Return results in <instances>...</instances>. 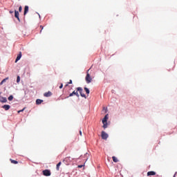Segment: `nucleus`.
I'll return each mask as SVG.
<instances>
[{"instance_id": "obj_10", "label": "nucleus", "mask_w": 177, "mask_h": 177, "mask_svg": "<svg viewBox=\"0 0 177 177\" xmlns=\"http://www.w3.org/2000/svg\"><path fill=\"white\" fill-rule=\"evenodd\" d=\"M2 108L4 109L6 111H8V110L10 109V105L6 104V105H3Z\"/></svg>"}, {"instance_id": "obj_19", "label": "nucleus", "mask_w": 177, "mask_h": 177, "mask_svg": "<svg viewBox=\"0 0 177 177\" xmlns=\"http://www.w3.org/2000/svg\"><path fill=\"white\" fill-rule=\"evenodd\" d=\"M112 160L113 162H117L118 161V159L115 156H113Z\"/></svg>"}, {"instance_id": "obj_4", "label": "nucleus", "mask_w": 177, "mask_h": 177, "mask_svg": "<svg viewBox=\"0 0 177 177\" xmlns=\"http://www.w3.org/2000/svg\"><path fill=\"white\" fill-rule=\"evenodd\" d=\"M101 137L102 139H104V140H106L107 138H109V134H107V133L105 131H102Z\"/></svg>"}, {"instance_id": "obj_29", "label": "nucleus", "mask_w": 177, "mask_h": 177, "mask_svg": "<svg viewBox=\"0 0 177 177\" xmlns=\"http://www.w3.org/2000/svg\"><path fill=\"white\" fill-rule=\"evenodd\" d=\"M10 13L12 15V13H13V11H10Z\"/></svg>"}, {"instance_id": "obj_27", "label": "nucleus", "mask_w": 177, "mask_h": 177, "mask_svg": "<svg viewBox=\"0 0 177 177\" xmlns=\"http://www.w3.org/2000/svg\"><path fill=\"white\" fill-rule=\"evenodd\" d=\"M68 84H73V80H70Z\"/></svg>"}, {"instance_id": "obj_21", "label": "nucleus", "mask_w": 177, "mask_h": 177, "mask_svg": "<svg viewBox=\"0 0 177 177\" xmlns=\"http://www.w3.org/2000/svg\"><path fill=\"white\" fill-rule=\"evenodd\" d=\"M17 84H19V82H20V76H17Z\"/></svg>"}, {"instance_id": "obj_6", "label": "nucleus", "mask_w": 177, "mask_h": 177, "mask_svg": "<svg viewBox=\"0 0 177 177\" xmlns=\"http://www.w3.org/2000/svg\"><path fill=\"white\" fill-rule=\"evenodd\" d=\"M19 16H20V14L19 13V11L15 10V17L16 19H17L18 21L20 23L21 20H20V17Z\"/></svg>"}, {"instance_id": "obj_14", "label": "nucleus", "mask_w": 177, "mask_h": 177, "mask_svg": "<svg viewBox=\"0 0 177 177\" xmlns=\"http://www.w3.org/2000/svg\"><path fill=\"white\" fill-rule=\"evenodd\" d=\"M60 165H62V162H59L57 163V167H56L57 171H59L60 169Z\"/></svg>"}, {"instance_id": "obj_2", "label": "nucleus", "mask_w": 177, "mask_h": 177, "mask_svg": "<svg viewBox=\"0 0 177 177\" xmlns=\"http://www.w3.org/2000/svg\"><path fill=\"white\" fill-rule=\"evenodd\" d=\"M76 91H77V92H80V96H82V97H84V99H86V95L84 93V90L82 89V87L76 88Z\"/></svg>"}, {"instance_id": "obj_28", "label": "nucleus", "mask_w": 177, "mask_h": 177, "mask_svg": "<svg viewBox=\"0 0 177 177\" xmlns=\"http://www.w3.org/2000/svg\"><path fill=\"white\" fill-rule=\"evenodd\" d=\"M80 136H82V131H80Z\"/></svg>"}, {"instance_id": "obj_18", "label": "nucleus", "mask_w": 177, "mask_h": 177, "mask_svg": "<svg viewBox=\"0 0 177 177\" xmlns=\"http://www.w3.org/2000/svg\"><path fill=\"white\" fill-rule=\"evenodd\" d=\"M84 91H85V92H86V93L87 95H89V93H90L89 88H86V87H84Z\"/></svg>"}, {"instance_id": "obj_12", "label": "nucleus", "mask_w": 177, "mask_h": 177, "mask_svg": "<svg viewBox=\"0 0 177 177\" xmlns=\"http://www.w3.org/2000/svg\"><path fill=\"white\" fill-rule=\"evenodd\" d=\"M153 175H156V171H148L147 172L148 176H153Z\"/></svg>"}, {"instance_id": "obj_30", "label": "nucleus", "mask_w": 177, "mask_h": 177, "mask_svg": "<svg viewBox=\"0 0 177 177\" xmlns=\"http://www.w3.org/2000/svg\"><path fill=\"white\" fill-rule=\"evenodd\" d=\"M79 168H82V165L79 166Z\"/></svg>"}, {"instance_id": "obj_7", "label": "nucleus", "mask_w": 177, "mask_h": 177, "mask_svg": "<svg viewBox=\"0 0 177 177\" xmlns=\"http://www.w3.org/2000/svg\"><path fill=\"white\" fill-rule=\"evenodd\" d=\"M8 102V99L5 97H0V102L1 103H6Z\"/></svg>"}, {"instance_id": "obj_16", "label": "nucleus", "mask_w": 177, "mask_h": 177, "mask_svg": "<svg viewBox=\"0 0 177 177\" xmlns=\"http://www.w3.org/2000/svg\"><path fill=\"white\" fill-rule=\"evenodd\" d=\"M72 93H73V95H75V96H77V97H80V94L78 93V91H74Z\"/></svg>"}, {"instance_id": "obj_9", "label": "nucleus", "mask_w": 177, "mask_h": 177, "mask_svg": "<svg viewBox=\"0 0 177 177\" xmlns=\"http://www.w3.org/2000/svg\"><path fill=\"white\" fill-rule=\"evenodd\" d=\"M20 59H21V52H19V54L17 55V57L15 59V63H17V62H19V60H20Z\"/></svg>"}, {"instance_id": "obj_24", "label": "nucleus", "mask_w": 177, "mask_h": 177, "mask_svg": "<svg viewBox=\"0 0 177 177\" xmlns=\"http://www.w3.org/2000/svg\"><path fill=\"white\" fill-rule=\"evenodd\" d=\"M40 28H41V30H40V34H41V32H42V30H44V26H40Z\"/></svg>"}, {"instance_id": "obj_11", "label": "nucleus", "mask_w": 177, "mask_h": 177, "mask_svg": "<svg viewBox=\"0 0 177 177\" xmlns=\"http://www.w3.org/2000/svg\"><path fill=\"white\" fill-rule=\"evenodd\" d=\"M52 95V92L48 91L47 93H45L44 94V96H45V97H50V96Z\"/></svg>"}, {"instance_id": "obj_25", "label": "nucleus", "mask_w": 177, "mask_h": 177, "mask_svg": "<svg viewBox=\"0 0 177 177\" xmlns=\"http://www.w3.org/2000/svg\"><path fill=\"white\" fill-rule=\"evenodd\" d=\"M71 96H74L73 93H70L68 97H71Z\"/></svg>"}, {"instance_id": "obj_23", "label": "nucleus", "mask_w": 177, "mask_h": 177, "mask_svg": "<svg viewBox=\"0 0 177 177\" xmlns=\"http://www.w3.org/2000/svg\"><path fill=\"white\" fill-rule=\"evenodd\" d=\"M26 110V108H24L22 110L18 111V113H21Z\"/></svg>"}, {"instance_id": "obj_22", "label": "nucleus", "mask_w": 177, "mask_h": 177, "mask_svg": "<svg viewBox=\"0 0 177 177\" xmlns=\"http://www.w3.org/2000/svg\"><path fill=\"white\" fill-rule=\"evenodd\" d=\"M23 10V8L21 7V6H20L19 7V12H21Z\"/></svg>"}, {"instance_id": "obj_31", "label": "nucleus", "mask_w": 177, "mask_h": 177, "mask_svg": "<svg viewBox=\"0 0 177 177\" xmlns=\"http://www.w3.org/2000/svg\"><path fill=\"white\" fill-rule=\"evenodd\" d=\"M65 86H66V87L68 86V84H66Z\"/></svg>"}, {"instance_id": "obj_17", "label": "nucleus", "mask_w": 177, "mask_h": 177, "mask_svg": "<svg viewBox=\"0 0 177 177\" xmlns=\"http://www.w3.org/2000/svg\"><path fill=\"white\" fill-rule=\"evenodd\" d=\"M10 161L11 162L12 164H19V162L12 159H10Z\"/></svg>"}, {"instance_id": "obj_3", "label": "nucleus", "mask_w": 177, "mask_h": 177, "mask_svg": "<svg viewBox=\"0 0 177 177\" xmlns=\"http://www.w3.org/2000/svg\"><path fill=\"white\" fill-rule=\"evenodd\" d=\"M85 80L86 84H91V82H92V77H91V75H89V69L87 71V74L86 75Z\"/></svg>"}, {"instance_id": "obj_32", "label": "nucleus", "mask_w": 177, "mask_h": 177, "mask_svg": "<svg viewBox=\"0 0 177 177\" xmlns=\"http://www.w3.org/2000/svg\"><path fill=\"white\" fill-rule=\"evenodd\" d=\"M174 177H176V176H175V174H174Z\"/></svg>"}, {"instance_id": "obj_20", "label": "nucleus", "mask_w": 177, "mask_h": 177, "mask_svg": "<svg viewBox=\"0 0 177 177\" xmlns=\"http://www.w3.org/2000/svg\"><path fill=\"white\" fill-rule=\"evenodd\" d=\"M8 100H9L10 102H11V100H13V95H10V96L8 97Z\"/></svg>"}, {"instance_id": "obj_8", "label": "nucleus", "mask_w": 177, "mask_h": 177, "mask_svg": "<svg viewBox=\"0 0 177 177\" xmlns=\"http://www.w3.org/2000/svg\"><path fill=\"white\" fill-rule=\"evenodd\" d=\"M28 13V6H25L24 15L26 16Z\"/></svg>"}, {"instance_id": "obj_26", "label": "nucleus", "mask_w": 177, "mask_h": 177, "mask_svg": "<svg viewBox=\"0 0 177 177\" xmlns=\"http://www.w3.org/2000/svg\"><path fill=\"white\" fill-rule=\"evenodd\" d=\"M63 88V84H61L59 86V89H62Z\"/></svg>"}, {"instance_id": "obj_1", "label": "nucleus", "mask_w": 177, "mask_h": 177, "mask_svg": "<svg viewBox=\"0 0 177 177\" xmlns=\"http://www.w3.org/2000/svg\"><path fill=\"white\" fill-rule=\"evenodd\" d=\"M107 120H109V114H106L102 119V127L106 129L107 128Z\"/></svg>"}, {"instance_id": "obj_13", "label": "nucleus", "mask_w": 177, "mask_h": 177, "mask_svg": "<svg viewBox=\"0 0 177 177\" xmlns=\"http://www.w3.org/2000/svg\"><path fill=\"white\" fill-rule=\"evenodd\" d=\"M44 102V100H41V99H37L36 100V104H41V103H42Z\"/></svg>"}, {"instance_id": "obj_5", "label": "nucleus", "mask_w": 177, "mask_h": 177, "mask_svg": "<svg viewBox=\"0 0 177 177\" xmlns=\"http://www.w3.org/2000/svg\"><path fill=\"white\" fill-rule=\"evenodd\" d=\"M43 175H44V176H50V175H51L50 170H49V169L44 170Z\"/></svg>"}, {"instance_id": "obj_15", "label": "nucleus", "mask_w": 177, "mask_h": 177, "mask_svg": "<svg viewBox=\"0 0 177 177\" xmlns=\"http://www.w3.org/2000/svg\"><path fill=\"white\" fill-rule=\"evenodd\" d=\"M9 80V77H6V78L3 79V80L1 82L0 85H3V83L6 82V80Z\"/></svg>"}]
</instances>
